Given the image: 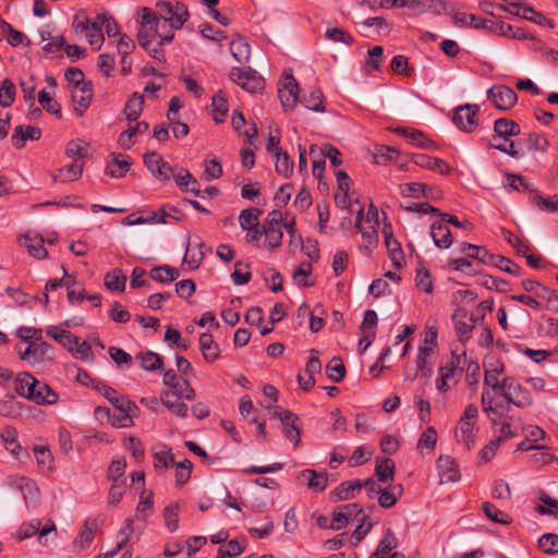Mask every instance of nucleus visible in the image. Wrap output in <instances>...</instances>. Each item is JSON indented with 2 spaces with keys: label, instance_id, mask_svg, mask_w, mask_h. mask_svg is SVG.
<instances>
[{
  "label": "nucleus",
  "instance_id": "obj_15",
  "mask_svg": "<svg viewBox=\"0 0 558 558\" xmlns=\"http://www.w3.org/2000/svg\"><path fill=\"white\" fill-rule=\"evenodd\" d=\"M494 132L495 135H493L489 142L496 143L497 140L500 138H502L505 142H508L511 136H517L521 133V128L513 120L499 118L494 122Z\"/></svg>",
  "mask_w": 558,
  "mask_h": 558
},
{
  "label": "nucleus",
  "instance_id": "obj_42",
  "mask_svg": "<svg viewBox=\"0 0 558 558\" xmlns=\"http://www.w3.org/2000/svg\"><path fill=\"white\" fill-rule=\"evenodd\" d=\"M136 360L141 364V366L148 372H155L162 368L163 361L162 357L153 351H147L145 353H140L136 355Z\"/></svg>",
  "mask_w": 558,
  "mask_h": 558
},
{
  "label": "nucleus",
  "instance_id": "obj_63",
  "mask_svg": "<svg viewBox=\"0 0 558 558\" xmlns=\"http://www.w3.org/2000/svg\"><path fill=\"white\" fill-rule=\"evenodd\" d=\"M415 282L418 289H422L424 292L428 294L432 293L434 290L430 272L425 267L417 268Z\"/></svg>",
  "mask_w": 558,
  "mask_h": 558
},
{
  "label": "nucleus",
  "instance_id": "obj_3",
  "mask_svg": "<svg viewBox=\"0 0 558 558\" xmlns=\"http://www.w3.org/2000/svg\"><path fill=\"white\" fill-rule=\"evenodd\" d=\"M502 386L497 393V400L501 402L502 399L506 402L507 410H509L510 404L520 409L533 405L534 399L532 395L515 378L509 376L502 378Z\"/></svg>",
  "mask_w": 558,
  "mask_h": 558
},
{
  "label": "nucleus",
  "instance_id": "obj_27",
  "mask_svg": "<svg viewBox=\"0 0 558 558\" xmlns=\"http://www.w3.org/2000/svg\"><path fill=\"white\" fill-rule=\"evenodd\" d=\"M493 34L506 36L513 39L525 40V39H535L533 35L527 33L524 28L514 27L510 24H507L502 21L496 22V25L493 28Z\"/></svg>",
  "mask_w": 558,
  "mask_h": 558
},
{
  "label": "nucleus",
  "instance_id": "obj_4",
  "mask_svg": "<svg viewBox=\"0 0 558 558\" xmlns=\"http://www.w3.org/2000/svg\"><path fill=\"white\" fill-rule=\"evenodd\" d=\"M158 17L173 29H179L189 20L187 7L183 2L172 4L169 1H158L156 3Z\"/></svg>",
  "mask_w": 558,
  "mask_h": 558
},
{
  "label": "nucleus",
  "instance_id": "obj_10",
  "mask_svg": "<svg viewBox=\"0 0 558 558\" xmlns=\"http://www.w3.org/2000/svg\"><path fill=\"white\" fill-rule=\"evenodd\" d=\"M40 520L33 519L29 522L23 523L13 536L17 541H23L38 534L39 543L45 544L43 538L49 533L56 531V525L52 521H49L44 527H40Z\"/></svg>",
  "mask_w": 558,
  "mask_h": 558
},
{
  "label": "nucleus",
  "instance_id": "obj_30",
  "mask_svg": "<svg viewBox=\"0 0 558 558\" xmlns=\"http://www.w3.org/2000/svg\"><path fill=\"white\" fill-rule=\"evenodd\" d=\"M430 235L438 248H448L452 244L451 231L442 221L432 225Z\"/></svg>",
  "mask_w": 558,
  "mask_h": 558
},
{
  "label": "nucleus",
  "instance_id": "obj_45",
  "mask_svg": "<svg viewBox=\"0 0 558 558\" xmlns=\"http://www.w3.org/2000/svg\"><path fill=\"white\" fill-rule=\"evenodd\" d=\"M328 377L335 383H341L345 377V366L339 356H333L326 365Z\"/></svg>",
  "mask_w": 558,
  "mask_h": 558
},
{
  "label": "nucleus",
  "instance_id": "obj_18",
  "mask_svg": "<svg viewBox=\"0 0 558 558\" xmlns=\"http://www.w3.org/2000/svg\"><path fill=\"white\" fill-rule=\"evenodd\" d=\"M37 380L31 373L21 372L14 378V391L22 398L31 400L34 389L37 387Z\"/></svg>",
  "mask_w": 558,
  "mask_h": 558
},
{
  "label": "nucleus",
  "instance_id": "obj_41",
  "mask_svg": "<svg viewBox=\"0 0 558 558\" xmlns=\"http://www.w3.org/2000/svg\"><path fill=\"white\" fill-rule=\"evenodd\" d=\"M316 153H318V156L323 157L324 159L328 157L331 166L335 168L341 166L342 163L339 149L330 144L325 145L324 148H320L317 145H311L310 155L314 156Z\"/></svg>",
  "mask_w": 558,
  "mask_h": 558
},
{
  "label": "nucleus",
  "instance_id": "obj_46",
  "mask_svg": "<svg viewBox=\"0 0 558 558\" xmlns=\"http://www.w3.org/2000/svg\"><path fill=\"white\" fill-rule=\"evenodd\" d=\"M16 88L10 78H3L0 83V107H10L15 99Z\"/></svg>",
  "mask_w": 558,
  "mask_h": 558
},
{
  "label": "nucleus",
  "instance_id": "obj_38",
  "mask_svg": "<svg viewBox=\"0 0 558 558\" xmlns=\"http://www.w3.org/2000/svg\"><path fill=\"white\" fill-rule=\"evenodd\" d=\"M362 489L361 481H345L342 482L336 489L332 492V496L336 500H348L353 498L356 492Z\"/></svg>",
  "mask_w": 558,
  "mask_h": 558
},
{
  "label": "nucleus",
  "instance_id": "obj_39",
  "mask_svg": "<svg viewBox=\"0 0 558 558\" xmlns=\"http://www.w3.org/2000/svg\"><path fill=\"white\" fill-rule=\"evenodd\" d=\"M301 476L307 478L310 488L322 492L327 487L328 474L327 472L318 473L312 469H305L301 472Z\"/></svg>",
  "mask_w": 558,
  "mask_h": 558
},
{
  "label": "nucleus",
  "instance_id": "obj_44",
  "mask_svg": "<svg viewBox=\"0 0 558 558\" xmlns=\"http://www.w3.org/2000/svg\"><path fill=\"white\" fill-rule=\"evenodd\" d=\"M302 104L306 109L315 112H325L324 95L320 89L316 88L310 92L308 95L303 97Z\"/></svg>",
  "mask_w": 558,
  "mask_h": 558
},
{
  "label": "nucleus",
  "instance_id": "obj_49",
  "mask_svg": "<svg viewBox=\"0 0 558 558\" xmlns=\"http://www.w3.org/2000/svg\"><path fill=\"white\" fill-rule=\"evenodd\" d=\"M375 474L380 483H387L393 478L395 475V463L391 459L386 458L381 461H377L375 468Z\"/></svg>",
  "mask_w": 558,
  "mask_h": 558
},
{
  "label": "nucleus",
  "instance_id": "obj_9",
  "mask_svg": "<svg viewBox=\"0 0 558 558\" xmlns=\"http://www.w3.org/2000/svg\"><path fill=\"white\" fill-rule=\"evenodd\" d=\"M282 222L283 218L280 210L274 209L268 214L266 225L263 227L270 248H277L281 245L283 233L280 227Z\"/></svg>",
  "mask_w": 558,
  "mask_h": 558
},
{
  "label": "nucleus",
  "instance_id": "obj_53",
  "mask_svg": "<svg viewBox=\"0 0 558 558\" xmlns=\"http://www.w3.org/2000/svg\"><path fill=\"white\" fill-rule=\"evenodd\" d=\"M522 10V17L529 21H532L538 25H547L550 28L555 27V24L553 21L548 20L546 16H544L542 13L536 12L532 7L525 3H521V5L518 8Z\"/></svg>",
  "mask_w": 558,
  "mask_h": 558
},
{
  "label": "nucleus",
  "instance_id": "obj_11",
  "mask_svg": "<svg viewBox=\"0 0 558 558\" xmlns=\"http://www.w3.org/2000/svg\"><path fill=\"white\" fill-rule=\"evenodd\" d=\"M53 347L48 342H31L24 352L20 353V359L31 364H39L45 360H51Z\"/></svg>",
  "mask_w": 558,
  "mask_h": 558
},
{
  "label": "nucleus",
  "instance_id": "obj_22",
  "mask_svg": "<svg viewBox=\"0 0 558 558\" xmlns=\"http://www.w3.org/2000/svg\"><path fill=\"white\" fill-rule=\"evenodd\" d=\"M199 350L204 360L208 363H214L220 356L219 344L214 340V337L208 332H203L199 336Z\"/></svg>",
  "mask_w": 558,
  "mask_h": 558
},
{
  "label": "nucleus",
  "instance_id": "obj_25",
  "mask_svg": "<svg viewBox=\"0 0 558 558\" xmlns=\"http://www.w3.org/2000/svg\"><path fill=\"white\" fill-rule=\"evenodd\" d=\"M396 134H399L405 137L412 145L418 146L421 148H435L436 145L434 142L428 140L423 132L410 129V128H397L393 130Z\"/></svg>",
  "mask_w": 558,
  "mask_h": 558
},
{
  "label": "nucleus",
  "instance_id": "obj_56",
  "mask_svg": "<svg viewBox=\"0 0 558 558\" xmlns=\"http://www.w3.org/2000/svg\"><path fill=\"white\" fill-rule=\"evenodd\" d=\"M430 190L432 187L429 185L420 182H412L400 185V192L403 196L418 197L420 195H423L424 197H427V192Z\"/></svg>",
  "mask_w": 558,
  "mask_h": 558
},
{
  "label": "nucleus",
  "instance_id": "obj_48",
  "mask_svg": "<svg viewBox=\"0 0 558 558\" xmlns=\"http://www.w3.org/2000/svg\"><path fill=\"white\" fill-rule=\"evenodd\" d=\"M0 27L2 29V34H7V41L12 47H17L23 44L24 40L28 41L27 37L22 32L13 28V26L2 17H0Z\"/></svg>",
  "mask_w": 558,
  "mask_h": 558
},
{
  "label": "nucleus",
  "instance_id": "obj_50",
  "mask_svg": "<svg viewBox=\"0 0 558 558\" xmlns=\"http://www.w3.org/2000/svg\"><path fill=\"white\" fill-rule=\"evenodd\" d=\"M163 392H172L173 397L184 398L189 401L195 399V390L190 385L189 380L184 378H181L178 383L171 386L169 390H165Z\"/></svg>",
  "mask_w": 558,
  "mask_h": 558
},
{
  "label": "nucleus",
  "instance_id": "obj_35",
  "mask_svg": "<svg viewBox=\"0 0 558 558\" xmlns=\"http://www.w3.org/2000/svg\"><path fill=\"white\" fill-rule=\"evenodd\" d=\"M126 279V276L121 269L114 268L105 275L104 286L110 291L123 292Z\"/></svg>",
  "mask_w": 558,
  "mask_h": 558
},
{
  "label": "nucleus",
  "instance_id": "obj_57",
  "mask_svg": "<svg viewBox=\"0 0 558 558\" xmlns=\"http://www.w3.org/2000/svg\"><path fill=\"white\" fill-rule=\"evenodd\" d=\"M389 257L392 262L395 268H401L404 264V254L402 252L401 245L397 240L387 241L385 243Z\"/></svg>",
  "mask_w": 558,
  "mask_h": 558
},
{
  "label": "nucleus",
  "instance_id": "obj_52",
  "mask_svg": "<svg viewBox=\"0 0 558 558\" xmlns=\"http://www.w3.org/2000/svg\"><path fill=\"white\" fill-rule=\"evenodd\" d=\"M89 144L82 140L70 141L65 148V155L74 160L82 159L87 156Z\"/></svg>",
  "mask_w": 558,
  "mask_h": 558
},
{
  "label": "nucleus",
  "instance_id": "obj_40",
  "mask_svg": "<svg viewBox=\"0 0 558 558\" xmlns=\"http://www.w3.org/2000/svg\"><path fill=\"white\" fill-rule=\"evenodd\" d=\"M148 129L149 124L146 121L137 122L134 126L130 125L126 131L120 134L119 144L125 149L131 148L134 144L132 141L133 136L136 134H143L147 132Z\"/></svg>",
  "mask_w": 558,
  "mask_h": 558
},
{
  "label": "nucleus",
  "instance_id": "obj_21",
  "mask_svg": "<svg viewBox=\"0 0 558 558\" xmlns=\"http://www.w3.org/2000/svg\"><path fill=\"white\" fill-rule=\"evenodd\" d=\"M102 396L118 410H137L136 404L133 401L126 400L123 396L119 395L118 391L107 385L96 387Z\"/></svg>",
  "mask_w": 558,
  "mask_h": 558
},
{
  "label": "nucleus",
  "instance_id": "obj_62",
  "mask_svg": "<svg viewBox=\"0 0 558 558\" xmlns=\"http://www.w3.org/2000/svg\"><path fill=\"white\" fill-rule=\"evenodd\" d=\"M260 214L262 210L257 208L243 209L239 216V223L241 228L246 230L251 226L258 225V217Z\"/></svg>",
  "mask_w": 558,
  "mask_h": 558
},
{
  "label": "nucleus",
  "instance_id": "obj_14",
  "mask_svg": "<svg viewBox=\"0 0 558 558\" xmlns=\"http://www.w3.org/2000/svg\"><path fill=\"white\" fill-rule=\"evenodd\" d=\"M440 483H453L460 480L458 463L450 456H440L437 460Z\"/></svg>",
  "mask_w": 558,
  "mask_h": 558
},
{
  "label": "nucleus",
  "instance_id": "obj_61",
  "mask_svg": "<svg viewBox=\"0 0 558 558\" xmlns=\"http://www.w3.org/2000/svg\"><path fill=\"white\" fill-rule=\"evenodd\" d=\"M38 101L47 112L61 118V106L46 90L38 93Z\"/></svg>",
  "mask_w": 558,
  "mask_h": 558
},
{
  "label": "nucleus",
  "instance_id": "obj_19",
  "mask_svg": "<svg viewBox=\"0 0 558 558\" xmlns=\"http://www.w3.org/2000/svg\"><path fill=\"white\" fill-rule=\"evenodd\" d=\"M411 160L418 167L436 170L441 174H448L451 167L442 159L430 157L426 154H413Z\"/></svg>",
  "mask_w": 558,
  "mask_h": 558
},
{
  "label": "nucleus",
  "instance_id": "obj_34",
  "mask_svg": "<svg viewBox=\"0 0 558 558\" xmlns=\"http://www.w3.org/2000/svg\"><path fill=\"white\" fill-rule=\"evenodd\" d=\"M3 445L15 458H20L22 447L17 441V430L13 426H5L0 434Z\"/></svg>",
  "mask_w": 558,
  "mask_h": 558
},
{
  "label": "nucleus",
  "instance_id": "obj_13",
  "mask_svg": "<svg viewBox=\"0 0 558 558\" xmlns=\"http://www.w3.org/2000/svg\"><path fill=\"white\" fill-rule=\"evenodd\" d=\"M19 243L34 258L45 259L48 256V252L44 246L45 240L39 234L25 233L19 239Z\"/></svg>",
  "mask_w": 558,
  "mask_h": 558
},
{
  "label": "nucleus",
  "instance_id": "obj_1",
  "mask_svg": "<svg viewBox=\"0 0 558 558\" xmlns=\"http://www.w3.org/2000/svg\"><path fill=\"white\" fill-rule=\"evenodd\" d=\"M505 373V364L497 362L490 369H486L484 373V387L481 398V404L483 412L490 420L493 425L497 424V418L501 414L502 402L497 400V393L500 391L502 386V379L498 376Z\"/></svg>",
  "mask_w": 558,
  "mask_h": 558
},
{
  "label": "nucleus",
  "instance_id": "obj_2",
  "mask_svg": "<svg viewBox=\"0 0 558 558\" xmlns=\"http://www.w3.org/2000/svg\"><path fill=\"white\" fill-rule=\"evenodd\" d=\"M138 23L141 28L137 40L145 50H149L154 37L160 38L159 46L171 43L174 38V29L163 22L161 27L165 32H159L161 20L149 8L143 7L138 10Z\"/></svg>",
  "mask_w": 558,
  "mask_h": 558
},
{
  "label": "nucleus",
  "instance_id": "obj_5",
  "mask_svg": "<svg viewBox=\"0 0 558 558\" xmlns=\"http://www.w3.org/2000/svg\"><path fill=\"white\" fill-rule=\"evenodd\" d=\"M300 86L292 75V70H284L278 84V96L286 112L292 111L299 102Z\"/></svg>",
  "mask_w": 558,
  "mask_h": 558
},
{
  "label": "nucleus",
  "instance_id": "obj_37",
  "mask_svg": "<svg viewBox=\"0 0 558 558\" xmlns=\"http://www.w3.org/2000/svg\"><path fill=\"white\" fill-rule=\"evenodd\" d=\"M531 204L543 211H558V194L546 198L537 190H531Z\"/></svg>",
  "mask_w": 558,
  "mask_h": 558
},
{
  "label": "nucleus",
  "instance_id": "obj_51",
  "mask_svg": "<svg viewBox=\"0 0 558 558\" xmlns=\"http://www.w3.org/2000/svg\"><path fill=\"white\" fill-rule=\"evenodd\" d=\"M489 265H494L495 267L504 270L510 275L520 277L522 275V268L512 262L510 258L502 255H494L493 263Z\"/></svg>",
  "mask_w": 558,
  "mask_h": 558
},
{
  "label": "nucleus",
  "instance_id": "obj_26",
  "mask_svg": "<svg viewBox=\"0 0 558 558\" xmlns=\"http://www.w3.org/2000/svg\"><path fill=\"white\" fill-rule=\"evenodd\" d=\"M34 390L31 401L36 404L51 405L56 404L59 400V395L44 381H39Z\"/></svg>",
  "mask_w": 558,
  "mask_h": 558
},
{
  "label": "nucleus",
  "instance_id": "obj_33",
  "mask_svg": "<svg viewBox=\"0 0 558 558\" xmlns=\"http://www.w3.org/2000/svg\"><path fill=\"white\" fill-rule=\"evenodd\" d=\"M143 108H144V97L137 92L133 93L132 96L126 101L124 110H123L125 113L126 120L129 122L136 121L140 118L141 113L143 112Z\"/></svg>",
  "mask_w": 558,
  "mask_h": 558
},
{
  "label": "nucleus",
  "instance_id": "obj_36",
  "mask_svg": "<svg viewBox=\"0 0 558 558\" xmlns=\"http://www.w3.org/2000/svg\"><path fill=\"white\" fill-rule=\"evenodd\" d=\"M182 399L183 398L173 397L172 392H162L161 395V402L170 412L180 417H186L189 409Z\"/></svg>",
  "mask_w": 558,
  "mask_h": 558
},
{
  "label": "nucleus",
  "instance_id": "obj_28",
  "mask_svg": "<svg viewBox=\"0 0 558 558\" xmlns=\"http://www.w3.org/2000/svg\"><path fill=\"white\" fill-rule=\"evenodd\" d=\"M46 332L47 336L54 339L60 345L70 352H73V345H78V337L72 335L68 330L60 329L57 326H50Z\"/></svg>",
  "mask_w": 558,
  "mask_h": 558
},
{
  "label": "nucleus",
  "instance_id": "obj_54",
  "mask_svg": "<svg viewBox=\"0 0 558 558\" xmlns=\"http://www.w3.org/2000/svg\"><path fill=\"white\" fill-rule=\"evenodd\" d=\"M275 169L276 172L283 177H289L293 172V161L286 151L276 153Z\"/></svg>",
  "mask_w": 558,
  "mask_h": 558
},
{
  "label": "nucleus",
  "instance_id": "obj_12",
  "mask_svg": "<svg viewBox=\"0 0 558 558\" xmlns=\"http://www.w3.org/2000/svg\"><path fill=\"white\" fill-rule=\"evenodd\" d=\"M71 98L77 117L84 116L93 99V84L90 81L80 87H73Z\"/></svg>",
  "mask_w": 558,
  "mask_h": 558
},
{
  "label": "nucleus",
  "instance_id": "obj_7",
  "mask_svg": "<svg viewBox=\"0 0 558 558\" xmlns=\"http://www.w3.org/2000/svg\"><path fill=\"white\" fill-rule=\"evenodd\" d=\"M480 107L477 105H462L456 109L452 122L461 130L468 133L473 132L477 125V113Z\"/></svg>",
  "mask_w": 558,
  "mask_h": 558
},
{
  "label": "nucleus",
  "instance_id": "obj_60",
  "mask_svg": "<svg viewBox=\"0 0 558 558\" xmlns=\"http://www.w3.org/2000/svg\"><path fill=\"white\" fill-rule=\"evenodd\" d=\"M507 184L511 191H527L531 194V190H535L526 182L525 178L517 173H506Z\"/></svg>",
  "mask_w": 558,
  "mask_h": 558
},
{
  "label": "nucleus",
  "instance_id": "obj_29",
  "mask_svg": "<svg viewBox=\"0 0 558 558\" xmlns=\"http://www.w3.org/2000/svg\"><path fill=\"white\" fill-rule=\"evenodd\" d=\"M133 532V519L128 518L117 535L118 544L116 548L113 550L107 551L104 555H99L97 558H111L116 556L128 544Z\"/></svg>",
  "mask_w": 558,
  "mask_h": 558
},
{
  "label": "nucleus",
  "instance_id": "obj_24",
  "mask_svg": "<svg viewBox=\"0 0 558 558\" xmlns=\"http://www.w3.org/2000/svg\"><path fill=\"white\" fill-rule=\"evenodd\" d=\"M174 181L181 191H190L198 197H204L203 191L198 187L199 185L197 180L187 169L180 168L178 174L174 175Z\"/></svg>",
  "mask_w": 558,
  "mask_h": 558
},
{
  "label": "nucleus",
  "instance_id": "obj_8",
  "mask_svg": "<svg viewBox=\"0 0 558 558\" xmlns=\"http://www.w3.org/2000/svg\"><path fill=\"white\" fill-rule=\"evenodd\" d=\"M487 98L498 110H509L518 101L515 92L507 85H494L487 90Z\"/></svg>",
  "mask_w": 558,
  "mask_h": 558
},
{
  "label": "nucleus",
  "instance_id": "obj_31",
  "mask_svg": "<svg viewBox=\"0 0 558 558\" xmlns=\"http://www.w3.org/2000/svg\"><path fill=\"white\" fill-rule=\"evenodd\" d=\"M460 251L482 264L489 265L493 263L494 254L489 253L485 246L463 242Z\"/></svg>",
  "mask_w": 558,
  "mask_h": 558
},
{
  "label": "nucleus",
  "instance_id": "obj_17",
  "mask_svg": "<svg viewBox=\"0 0 558 558\" xmlns=\"http://www.w3.org/2000/svg\"><path fill=\"white\" fill-rule=\"evenodd\" d=\"M281 415H283V417H281V422L283 424L282 432L286 438L296 447L301 440L300 418L292 412H283Z\"/></svg>",
  "mask_w": 558,
  "mask_h": 558
},
{
  "label": "nucleus",
  "instance_id": "obj_32",
  "mask_svg": "<svg viewBox=\"0 0 558 558\" xmlns=\"http://www.w3.org/2000/svg\"><path fill=\"white\" fill-rule=\"evenodd\" d=\"M398 546V539L391 529H387L376 550L369 558H387L392 549Z\"/></svg>",
  "mask_w": 558,
  "mask_h": 558
},
{
  "label": "nucleus",
  "instance_id": "obj_55",
  "mask_svg": "<svg viewBox=\"0 0 558 558\" xmlns=\"http://www.w3.org/2000/svg\"><path fill=\"white\" fill-rule=\"evenodd\" d=\"M211 106L214 108V113H215L214 120L217 123L223 122L225 116L228 112V105H227L226 97L221 93L214 95L211 98Z\"/></svg>",
  "mask_w": 558,
  "mask_h": 558
},
{
  "label": "nucleus",
  "instance_id": "obj_43",
  "mask_svg": "<svg viewBox=\"0 0 558 558\" xmlns=\"http://www.w3.org/2000/svg\"><path fill=\"white\" fill-rule=\"evenodd\" d=\"M230 52L239 63H245L251 56L250 45L244 38L239 37L230 43Z\"/></svg>",
  "mask_w": 558,
  "mask_h": 558
},
{
  "label": "nucleus",
  "instance_id": "obj_20",
  "mask_svg": "<svg viewBox=\"0 0 558 558\" xmlns=\"http://www.w3.org/2000/svg\"><path fill=\"white\" fill-rule=\"evenodd\" d=\"M41 136V131L37 126L17 125L14 129L11 141L12 145L16 148H23L27 140L37 141Z\"/></svg>",
  "mask_w": 558,
  "mask_h": 558
},
{
  "label": "nucleus",
  "instance_id": "obj_58",
  "mask_svg": "<svg viewBox=\"0 0 558 558\" xmlns=\"http://www.w3.org/2000/svg\"><path fill=\"white\" fill-rule=\"evenodd\" d=\"M539 549L547 555L558 554V534L547 533L538 539Z\"/></svg>",
  "mask_w": 558,
  "mask_h": 558
},
{
  "label": "nucleus",
  "instance_id": "obj_47",
  "mask_svg": "<svg viewBox=\"0 0 558 558\" xmlns=\"http://www.w3.org/2000/svg\"><path fill=\"white\" fill-rule=\"evenodd\" d=\"M482 510L484 511L485 515L493 522L508 525L512 521L509 514L497 509L492 502H483Z\"/></svg>",
  "mask_w": 558,
  "mask_h": 558
},
{
  "label": "nucleus",
  "instance_id": "obj_59",
  "mask_svg": "<svg viewBox=\"0 0 558 558\" xmlns=\"http://www.w3.org/2000/svg\"><path fill=\"white\" fill-rule=\"evenodd\" d=\"M153 457L155 460V468H169L175 462L171 448L167 446H162L160 450L155 451Z\"/></svg>",
  "mask_w": 558,
  "mask_h": 558
},
{
  "label": "nucleus",
  "instance_id": "obj_16",
  "mask_svg": "<svg viewBox=\"0 0 558 558\" xmlns=\"http://www.w3.org/2000/svg\"><path fill=\"white\" fill-rule=\"evenodd\" d=\"M453 21L457 25L463 27H473L475 29H486L493 33V28L496 25V22L487 19H483L481 16L474 14H468L464 12H458L453 16Z\"/></svg>",
  "mask_w": 558,
  "mask_h": 558
},
{
  "label": "nucleus",
  "instance_id": "obj_6",
  "mask_svg": "<svg viewBox=\"0 0 558 558\" xmlns=\"http://www.w3.org/2000/svg\"><path fill=\"white\" fill-rule=\"evenodd\" d=\"M230 78L250 93H255L264 88V80L258 75L257 71L252 68L247 70L232 68Z\"/></svg>",
  "mask_w": 558,
  "mask_h": 558
},
{
  "label": "nucleus",
  "instance_id": "obj_23",
  "mask_svg": "<svg viewBox=\"0 0 558 558\" xmlns=\"http://www.w3.org/2000/svg\"><path fill=\"white\" fill-rule=\"evenodd\" d=\"M84 163L74 160L71 165L58 169L52 174V180L54 182H74L82 177Z\"/></svg>",
  "mask_w": 558,
  "mask_h": 558
},
{
  "label": "nucleus",
  "instance_id": "obj_64",
  "mask_svg": "<svg viewBox=\"0 0 558 558\" xmlns=\"http://www.w3.org/2000/svg\"><path fill=\"white\" fill-rule=\"evenodd\" d=\"M179 505H169L163 509V519L166 526L170 532H175L179 527Z\"/></svg>",
  "mask_w": 558,
  "mask_h": 558
}]
</instances>
